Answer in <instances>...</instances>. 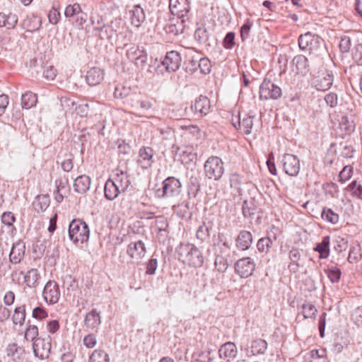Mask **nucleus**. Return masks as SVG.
Wrapping results in <instances>:
<instances>
[{"label": "nucleus", "mask_w": 362, "mask_h": 362, "mask_svg": "<svg viewBox=\"0 0 362 362\" xmlns=\"http://www.w3.org/2000/svg\"><path fill=\"white\" fill-rule=\"evenodd\" d=\"M179 261L194 268L202 267L204 257L202 252L194 244L181 243L176 248Z\"/></svg>", "instance_id": "obj_1"}, {"label": "nucleus", "mask_w": 362, "mask_h": 362, "mask_svg": "<svg viewBox=\"0 0 362 362\" xmlns=\"http://www.w3.org/2000/svg\"><path fill=\"white\" fill-rule=\"evenodd\" d=\"M69 239L75 244L84 243L89 240L90 230L88 224L78 218L73 219L69 225Z\"/></svg>", "instance_id": "obj_2"}, {"label": "nucleus", "mask_w": 362, "mask_h": 362, "mask_svg": "<svg viewBox=\"0 0 362 362\" xmlns=\"http://www.w3.org/2000/svg\"><path fill=\"white\" fill-rule=\"evenodd\" d=\"M181 191L180 181L174 177H168L163 181L161 187L156 189L155 193L158 198H173L177 197Z\"/></svg>", "instance_id": "obj_3"}, {"label": "nucleus", "mask_w": 362, "mask_h": 362, "mask_svg": "<svg viewBox=\"0 0 362 362\" xmlns=\"http://www.w3.org/2000/svg\"><path fill=\"white\" fill-rule=\"evenodd\" d=\"M204 170L206 177L218 181L225 172L224 163L219 157L211 156L205 161Z\"/></svg>", "instance_id": "obj_4"}, {"label": "nucleus", "mask_w": 362, "mask_h": 362, "mask_svg": "<svg viewBox=\"0 0 362 362\" xmlns=\"http://www.w3.org/2000/svg\"><path fill=\"white\" fill-rule=\"evenodd\" d=\"M126 56L138 67L143 69L147 64L148 54L143 47L134 44H125Z\"/></svg>", "instance_id": "obj_5"}, {"label": "nucleus", "mask_w": 362, "mask_h": 362, "mask_svg": "<svg viewBox=\"0 0 362 362\" xmlns=\"http://www.w3.org/2000/svg\"><path fill=\"white\" fill-rule=\"evenodd\" d=\"M298 42L301 50L313 52L322 45L323 40L318 35L307 32L298 37Z\"/></svg>", "instance_id": "obj_6"}, {"label": "nucleus", "mask_w": 362, "mask_h": 362, "mask_svg": "<svg viewBox=\"0 0 362 362\" xmlns=\"http://www.w3.org/2000/svg\"><path fill=\"white\" fill-rule=\"evenodd\" d=\"M282 95L281 88L272 81L265 78L259 87V98L262 100H277Z\"/></svg>", "instance_id": "obj_7"}, {"label": "nucleus", "mask_w": 362, "mask_h": 362, "mask_svg": "<svg viewBox=\"0 0 362 362\" xmlns=\"http://www.w3.org/2000/svg\"><path fill=\"white\" fill-rule=\"evenodd\" d=\"M52 347V339L50 336L45 338H37L33 343V349L36 357L41 360L49 357Z\"/></svg>", "instance_id": "obj_8"}, {"label": "nucleus", "mask_w": 362, "mask_h": 362, "mask_svg": "<svg viewBox=\"0 0 362 362\" xmlns=\"http://www.w3.org/2000/svg\"><path fill=\"white\" fill-rule=\"evenodd\" d=\"M334 76L332 71L322 70L318 71L317 75L313 79V86L317 90L326 91L333 84Z\"/></svg>", "instance_id": "obj_9"}, {"label": "nucleus", "mask_w": 362, "mask_h": 362, "mask_svg": "<svg viewBox=\"0 0 362 362\" xmlns=\"http://www.w3.org/2000/svg\"><path fill=\"white\" fill-rule=\"evenodd\" d=\"M255 267L253 259L249 257H243L235 264V271L241 278H247L253 274Z\"/></svg>", "instance_id": "obj_10"}, {"label": "nucleus", "mask_w": 362, "mask_h": 362, "mask_svg": "<svg viewBox=\"0 0 362 362\" xmlns=\"http://www.w3.org/2000/svg\"><path fill=\"white\" fill-rule=\"evenodd\" d=\"M42 297L45 301L49 305L55 304L59 301L60 290L56 281L50 280L46 283L42 291Z\"/></svg>", "instance_id": "obj_11"}, {"label": "nucleus", "mask_w": 362, "mask_h": 362, "mask_svg": "<svg viewBox=\"0 0 362 362\" xmlns=\"http://www.w3.org/2000/svg\"><path fill=\"white\" fill-rule=\"evenodd\" d=\"M284 172L289 176H297L300 171V160L297 156L286 153L282 158Z\"/></svg>", "instance_id": "obj_12"}, {"label": "nucleus", "mask_w": 362, "mask_h": 362, "mask_svg": "<svg viewBox=\"0 0 362 362\" xmlns=\"http://www.w3.org/2000/svg\"><path fill=\"white\" fill-rule=\"evenodd\" d=\"M169 8L173 16L182 19L190 11L189 1V0H170Z\"/></svg>", "instance_id": "obj_13"}, {"label": "nucleus", "mask_w": 362, "mask_h": 362, "mask_svg": "<svg viewBox=\"0 0 362 362\" xmlns=\"http://www.w3.org/2000/svg\"><path fill=\"white\" fill-rule=\"evenodd\" d=\"M127 253L132 259L139 262L145 257L146 253L144 243L140 240L131 242L127 247Z\"/></svg>", "instance_id": "obj_14"}, {"label": "nucleus", "mask_w": 362, "mask_h": 362, "mask_svg": "<svg viewBox=\"0 0 362 362\" xmlns=\"http://www.w3.org/2000/svg\"><path fill=\"white\" fill-rule=\"evenodd\" d=\"M181 62L182 59L180 53L177 51H170L167 52L162 64L167 71L175 72L180 68Z\"/></svg>", "instance_id": "obj_15"}, {"label": "nucleus", "mask_w": 362, "mask_h": 362, "mask_svg": "<svg viewBox=\"0 0 362 362\" xmlns=\"http://www.w3.org/2000/svg\"><path fill=\"white\" fill-rule=\"evenodd\" d=\"M154 152L151 147H142L139 152L137 163L143 169H148L151 167L153 163Z\"/></svg>", "instance_id": "obj_16"}, {"label": "nucleus", "mask_w": 362, "mask_h": 362, "mask_svg": "<svg viewBox=\"0 0 362 362\" xmlns=\"http://www.w3.org/2000/svg\"><path fill=\"white\" fill-rule=\"evenodd\" d=\"M100 109V105L95 102L80 104L76 107V113L81 117L101 115Z\"/></svg>", "instance_id": "obj_17"}, {"label": "nucleus", "mask_w": 362, "mask_h": 362, "mask_svg": "<svg viewBox=\"0 0 362 362\" xmlns=\"http://www.w3.org/2000/svg\"><path fill=\"white\" fill-rule=\"evenodd\" d=\"M210 109V100L206 96H199L191 106V110L198 117L206 115Z\"/></svg>", "instance_id": "obj_18"}, {"label": "nucleus", "mask_w": 362, "mask_h": 362, "mask_svg": "<svg viewBox=\"0 0 362 362\" xmlns=\"http://www.w3.org/2000/svg\"><path fill=\"white\" fill-rule=\"evenodd\" d=\"M229 254H226V251L221 247L220 251L215 253L214 267L215 269L219 273H224L227 271L230 262L228 259Z\"/></svg>", "instance_id": "obj_19"}, {"label": "nucleus", "mask_w": 362, "mask_h": 362, "mask_svg": "<svg viewBox=\"0 0 362 362\" xmlns=\"http://www.w3.org/2000/svg\"><path fill=\"white\" fill-rule=\"evenodd\" d=\"M111 179L118 185L119 189L124 192L127 189L131 183L127 172L120 169L115 170Z\"/></svg>", "instance_id": "obj_20"}, {"label": "nucleus", "mask_w": 362, "mask_h": 362, "mask_svg": "<svg viewBox=\"0 0 362 362\" xmlns=\"http://www.w3.org/2000/svg\"><path fill=\"white\" fill-rule=\"evenodd\" d=\"M292 64L296 68V73L298 74L305 76L310 71L308 59L303 54L295 56L292 60Z\"/></svg>", "instance_id": "obj_21"}, {"label": "nucleus", "mask_w": 362, "mask_h": 362, "mask_svg": "<svg viewBox=\"0 0 362 362\" xmlns=\"http://www.w3.org/2000/svg\"><path fill=\"white\" fill-rule=\"evenodd\" d=\"M252 243V235L250 231L243 230L235 238L236 247L240 250H248Z\"/></svg>", "instance_id": "obj_22"}, {"label": "nucleus", "mask_w": 362, "mask_h": 362, "mask_svg": "<svg viewBox=\"0 0 362 362\" xmlns=\"http://www.w3.org/2000/svg\"><path fill=\"white\" fill-rule=\"evenodd\" d=\"M91 23L95 30L98 31V36L102 40H110L117 33L112 25H103V26L95 25V18L91 17Z\"/></svg>", "instance_id": "obj_23"}, {"label": "nucleus", "mask_w": 362, "mask_h": 362, "mask_svg": "<svg viewBox=\"0 0 362 362\" xmlns=\"http://www.w3.org/2000/svg\"><path fill=\"white\" fill-rule=\"evenodd\" d=\"M290 263L288 266L291 272L296 273L300 267H303L301 262V255L298 249L293 248L289 252Z\"/></svg>", "instance_id": "obj_24"}, {"label": "nucleus", "mask_w": 362, "mask_h": 362, "mask_svg": "<svg viewBox=\"0 0 362 362\" xmlns=\"http://www.w3.org/2000/svg\"><path fill=\"white\" fill-rule=\"evenodd\" d=\"M91 181L89 176L82 175L78 176L74 182V189L79 194L86 193L90 187Z\"/></svg>", "instance_id": "obj_25"}, {"label": "nucleus", "mask_w": 362, "mask_h": 362, "mask_svg": "<svg viewBox=\"0 0 362 362\" xmlns=\"http://www.w3.org/2000/svg\"><path fill=\"white\" fill-rule=\"evenodd\" d=\"M86 78L90 86H97L103 81L104 72L98 67H93L88 71Z\"/></svg>", "instance_id": "obj_26"}, {"label": "nucleus", "mask_w": 362, "mask_h": 362, "mask_svg": "<svg viewBox=\"0 0 362 362\" xmlns=\"http://www.w3.org/2000/svg\"><path fill=\"white\" fill-rule=\"evenodd\" d=\"M124 192L119 189L118 185H117L111 178H109L105 185L104 194L105 197L110 200H115L120 193Z\"/></svg>", "instance_id": "obj_27"}, {"label": "nucleus", "mask_w": 362, "mask_h": 362, "mask_svg": "<svg viewBox=\"0 0 362 362\" xmlns=\"http://www.w3.org/2000/svg\"><path fill=\"white\" fill-rule=\"evenodd\" d=\"M25 245L22 242L13 244L9 255L10 261L14 264L21 262L25 255Z\"/></svg>", "instance_id": "obj_28"}, {"label": "nucleus", "mask_w": 362, "mask_h": 362, "mask_svg": "<svg viewBox=\"0 0 362 362\" xmlns=\"http://www.w3.org/2000/svg\"><path fill=\"white\" fill-rule=\"evenodd\" d=\"M41 276L37 269H30L24 274V282L29 288H37Z\"/></svg>", "instance_id": "obj_29"}, {"label": "nucleus", "mask_w": 362, "mask_h": 362, "mask_svg": "<svg viewBox=\"0 0 362 362\" xmlns=\"http://www.w3.org/2000/svg\"><path fill=\"white\" fill-rule=\"evenodd\" d=\"M267 349V342L262 339H257L251 341L247 351L248 356L264 354Z\"/></svg>", "instance_id": "obj_30"}, {"label": "nucleus", "mask_w": 362, "mask_h": 362, "mask_svg": "<svg viewBox=\"0 0 362 362\" xmlns=\"http://www.w3.org/2000/svg\"><path fill=\"white\" fill-rule=\"evenodd\" d=\"M56 191L55 199L57 202H62L64 197L67 195L69 191L67 179H58L55 181Z\"/></svg>", "instance_id": "obj_31"}, {"label": "nucleus", "mask_w": 362, "mask_h": 362, "mask_svg": "<svg viewBox=\"0 0 362 362\" xmlns=\"http://www.w3.org/2000/svg\"><path fill=\"white\" fill-rule=\"evenodd\" d=\"M131 14V23L136 27H139L141 24L145 21L146 15L144 11L140 5L137 4L133 6V8L129 11Z\"/></svg>", "instance_id": "obj_32"}, {"label": "nucleus", "mask_w": 362, "mask_h": 362, "mask_svg": "<svg viewBox=\"0 0 362 362\" xmlns=\"http://www.w3.org/2000/svg\"><path fill=\"white\" fill-rule=\"evenodd\" d=\"M218 353L221 358H234L238 354L236 345L233 342H226L221 346Z\"/></svg>", "instance_id": "obj_33"}, {"label": "nucleus", "mask_w": 362, "mask_h": 362, "mask_svg": "<svg viewBox=\"0 0 362 362\" xmlns=\"http://www.w3.org/2000/svg\"><path fill=\"white\" fill-rule=\"evenodd\" d=\"M84 323L86 327L89 329L98 327L101 323L100 313L95 310H92L88 313L85 317Z\"/></svg>", "instance_id": "obj_34"}, {"label": "nucleus", "mask_w": 362, "mask_h": 362, "mask_svg": "<svg viewBox=\"0 0 362 362\" xmlns=\"http://www.w3.org/2000/svg\"><path fill=\"white\" fill-rule=\"evenodd\" d=\"M329 243V236H325L320 243L316 244L314 250L320 254V258L326 259L329 257L330 252Z\"/></svg>", "instance_id": "obj_35"}, {"label": "nucleus", "mask_w": 362, "mask_h": 362, "mask_svg": "<svg viewBox=\"0 0 362 362\" xmlns=\"http://www.w3.org/2000/svg\"><path fill=\"white\" fill-rule=\"evenodd\" d=\"M212 230V223L210 221H204L196 232L197 238L201 242L206 240L210 236V231Z\"/></svg>", "instance_id": "obj_36"}, {"label": "nucleus", "mask_w": 362, "mask_h": 362, "mask_svg": "<svg viewBox=\"0 0 362 362\" xmlns=\"http://www.w3.org/2000/svg\"><path fill=\"white\" fill-rule=\"evenodd\" d=\"M18 23V17L14 13H0V27H6L8 29L14 28Z\"/></svg>", "instance_id": "obj_37"}, {"label": "nucleus", "mask_w": 362, "mask_h": 362, "mask_svg": "<svg viewBox=\"0 0 362 362\" xmlns=\"http://www.w3.org/2000/svg\"><path fill=\"white\" fill-rule=\"evenodd\" d=\"M37 101V95L30 91L22 95L21 105L23 108L30 109L36 105Z\"/></svg>", "instance_id": "obj_38"}, {"label": "nucleus", "mask_w": 362, "mask_h": 362, "mask_svg": "<svg viewBox=\"0 0 362 362\" xmlns=\"http://www.w3.org/2000/svg\"><path fill=\"white\" fill-rule=\"evenodd\" d=\"M39 332L38 328L36 325L30 323L28 320L27 322V327L24 332V339L28 341H33L37 339L38 337Z\"/></svg>", "instance_id": "obj_39"}, {"label": "nucleus", "mask_w": 362, "mask_h": 362, "mask_svg": "<svg viewBox=\"0 0 362 362\" xmlns=\"http://www.w3.org/2000/svg\"><path fill=\"white\" fill-rule=\"evenodd\" d=\"M6 351L8 357H11L13 361H18L21 359L24 350L18 346L17 344L13 343L8 345Z\"/></svg>", "instance_id": "obj_40"}, {"label": "nucleus", "mask_w": 362, "mask_h": 362, "mask_svg": "<svg viewBox=\"0 0 362 362\" xmlns=\"http://www.w3.org/2000/svg\"><path fill=\"white\" fill-rule=\"evenodd\" d=\"M25 306L21 305L16 307L12 316L13 324L19 325L21 326L23 325L25 320Z\"/></svg>", "instance_id": "obj_41"}, {"label": "nucleus", "mask_w": 362, "mask_h": 362, "mask_svg": "<svg viewBox=\"0 0 362 362\" xmlns=\"http://www.w3.org/2000/svg\"><path fill=\"white\" fill-rule=\"evenodd\" d=\"M321 217L324 221L332 224L337 223L339 219V216L337 213L332 209L326 207L322 209Z\"/></svg>", "instance_id": "obj_42"}, {"label": "nucleus", "mask_w": 362, "mask_h": 362, "mask_svg": "<svg viewBox=\"0 0 362 362\" xmlns=\"http://www.w3.org/2000/svg\"><path fill=\"white\" fill-rule=\"evenodd\" d=\"M199 57L192 56L185 62V71L189 74H193L198 70Z\"/></svg>", "instance_id": "obj_43"}, {"label": "nucleus", "mask_w": 362, "mask_h": 362, "mask_svg": "<svg viewBox=\"0 0 362 362\" xmlns=\"http://www.w3.org/2000/svg\"><path fill=\"white\" fill-rule=\"evenodd\" d=\"M89 362H110V358L103 350L96 349L90 356Z\"/></svg>", "instance_id": "obj_44"}, {"label": "nucleus", "mask_w": 362, "mask_h": 362, "mask_svg": "<svg viewBox=\"0 0 362 362\" xmlns=\"http://www.w3.org/2000/svg\"><path fill=\"white\" fill-rule=\"evenodd\" d=\"M273 245V240L270 237L260 238L257 243V247L259 252L268 253Z\"/></svg>", "instance_id": "obj_45"}, {"label": "nucleus", "mask_w": 362, "mask_h": 362, "mask_svg": "<svg viewBox=\"0 0 362 362\" xmlns=\"http://www.w3.org/2000/svg\"><path fill=\"white\" fill-rule=\"evenodd\" d=\"M340 129L347 135L351 134L355 129V124L353 121H350L347 117H343L339 124Z\"/></svg>", "instance_id": "obj_46"}, {"label": "nucleus", "mask_w": 362, "mask_h": 362, "mask_svg": "<svg viewBox=\"0 0 362 362\" xmlns=\"http://www.w3.org/2000/svg\"><path fill=\"white\" fill-rule=\"evenodd\" d=\"M362 257L359 245L353 246L350 248L348 261L350 263H356L360 261Z\"/></svg>", "instance_id": "obj_47"}, {"label": "nucleus", "mask_w": 362, "mask_h": 362, "mask_svg": "<svg viewBox=\"0 0 362 362\" xmlns=\"http://www.w3.org/2000/svg\"><path fill=\"white\" fill-rule=\"evenodd\" d=\"M194 39L200 44L206 42L209 39L207 30L204 27L197 28L194 33Z\"/></svg>", "instance_id": "obj_48"}, {"label": "nucleus", "mask_w": 362, "mask_h": 362, "mask_svg": "<svg viewBox=\"0 0 362 362\" xmlns=\"http://www.w3.org/2000/svg\"><path fill=\"white\" fill-rule=\"evenodd\" d=\"M198 69L202 74H208L211 72V64L206 57L199 58Z\"/></svg>", "instance_id": "obj_49"}, {"label": "nucleus", "mask_w": 362, "mask_h": 362, "mask_svg": "<svg viewBox=\"0 0 362 362\" xmlns=\"http://www.w3.org/2000/svg\"><path fill=\"white\" fill-rule=\"evenodd\" d=\"M242 211L244 217L252 218L255 214L256 207L254 204L245 201L242 206Z\"/></svg>", "instance_id": "obj_50"}, {"label": "nucleus", "mask_w": 362, "mask_h": 362, "mask_svg": "<svg viewBox=\"0 0 362 362\" xmlns=\"http://www.w3.org/2000/svg\"><path fill=\"white\" fill-rule=\"evenodd\" d=\"M185 20L181 19L180 21H177V23L170 24L168 26L167 31L168 33H173L175 35L181 34L184 32L185 30Z\"/></svg>", "instance_id": "obj_51"}, {"label": "nucleus", "mask_w": 362, "mask_h": 362, "mask_svg": "<svg viewBox=\"0 0 362 362\" xmlns=\"http://www.w3.org/2000/svg\"><path fill=\"white\" fill-rule=\"evenodd\" d=\"M327 277L332 283H337L341 278V270L334 267L325 270Z\"/></svg>", "instance_id": "obj_52"}, {"label": "nucleus", "mask_w": 362, "mask_h": 362, "mask_svg": "<svg viewBox=\"0 0 362 362\" xmlns=\"http://www.w3.org/2000/svg\"><path fill=\"white\" fill-rule=\"evenodd\" d=\"M317 309L311 303L303 304L302 307V313L305 318H313L315 317Z\"/></svg>", "instance_id": "obj_53"}, {"label": "nucleus", "mask_w": 362, "mask_h": 362, "mask_svg": "<svg viewBox=\"0 0 362 362\" xmlns=\"http://www.w3.org/2000/svg\"><path fill=\"white\" fill-rule=\"evenodd\" d=\"M253 116L247 115L243 117L241 122V127H243V132L245 134H250L252 132L253 127Z\"/></svg>", "instance_id": "obj_54"}, {"label": "nucleus", "mask_w": 362, "mask_h": 362, "mask_svg": "<svg viewBox=\"0 0 362 362\" xmlns=\"http://www.w3.org/2000/svg\"><path fill=\"white\" fill-rule=\"evenodd\" d=\"M157 268L158 259L156 257L155 255H153L147 263L146 274L148 275H153L156 273Z\"/></svg>", "instance_id": "obj_55"}, {"label": "nucleus", "mask_w": 362, "mask_h": 362, "mask_svg": "<svg viewBox=\"0 0 362 362\" xmlns=\"http://www.w3.org/2000/svg\"><path fill=\"white\" fill-rule=\"evenodd\" d=\"M325 101L326 104L331 108H334L338 105V95L337 93L329 92L325 95Z\"/></svg>", "instance_id": "obj_56"}, {"label": "nucleus", "mask_w": 362, "mask_h": 362, "mask_svg": "<svg viewBox=\"0 0 362 362\" xmlns=\"http://www.w3.org/2000/svg\"><path fill=\"white\" fill-rule=\"evenodd\" d=\"M230 186L235 191L238 192L240 189L242 185V180L240 176L237 173H233L230 175L229 178Z\"/></svg>", "instance_id": "obj_57"}, {"label": "nucleus", "mask_w": 362, "mask_h": 362, "mask_svg": "<svg viewBox=\"0 0 362 362\" xmlns=\"http://www.w3.org/2000/svg\"><path fill=\"white\" fill-rule=\"evenodd\" d=\"M43 77L48 80H54L57 76L56 69L52 66L45 64L44 66Z\"/></svg>", "instance_id": "obj_58"}, {"label": "nucleus", "mask_w": 362, "mask_h": 362, "mask_svg": "<svg viewBox=\"0 0 362 362\" xmlns=\"http://www.w3.org/2000/svg\"><path fill=\"white\" fill-rule=\"evenodd\" d=\"M353 173V168L349 166H345L343 170L339 173V181L341 182H345L346 180L351 178Z\"/></svg>", "instance_id": "obj_59"}, {"label": "nucleus", "mask_w": 362, "mask_h": 362, "mask_svg": "<svg viewBox=\"0 0 362 362\" xmlns=\"http://www.w3.org/2000/svg\"><path fill=\"white\" fill-rule=\"evenodd\" d=\"M81 10V6L78 4H74L73 5H68L64 11V15L66 18H71Z\"/></svg>", "instance_id": "obj_60"}, {"label": "nucleus", "mask_w": 362, "mask_h": 362, "mask_svg": "<svg viewBox=\"0 0 362 362\" xmlns=\"http://www.w3.org/2000/svg\"><path fill=\"white\" fill-rule=\"evenodd\" d=\"M352 57L358 65L362 66V43L358 44L354 47L352 51Z\"/></svg>", "instance_id": "obj_61"}, {"label": "nucleus", "mask_w": 362, "mask_h": 362, "mask_svg": "<svg viewBox=\"0 0 362 362\" xmlns=\"http://www.w3.org/2000/svg\"><path fill=\"white\" fill-rule=\"evenodd\" d=\"M223 44L226 49H232L235 45V33L233 32L228 33L223 39Z\"/></svg>", "instance_id": "obj_62"}, {"label": "nucleus", "mask_w": 362, "mask_h": 362, "mask_svg": "<svg viewBox=\"0 0 362 362\" xmlns=\"http://www.w3.org/2000/svg\"><path fill=\"white\" fill-rule=\"evenodd\" d=\"M351 46V43L350 37L346 35L342 36L339 45L340 50L344 53H346L349 51Z\"/></svg>", "instance_id": "obj_63"}, {"label": "nucleus", "mask_w": 362, "mask_h": 362, "mask_svg": "<svg viewBox=\"0 0 362 362\" xmlns=\"http://www.w3.org/2000/svg\"><path fill=\"white\" fill-rule=\"evenodd\" d=\"M352 319L358 327H362V306H359L354 310Z\"/></svg>", "instance_id": "obj_64"}]
</instances>
